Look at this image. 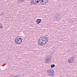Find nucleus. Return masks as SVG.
I'll return each instance as SVG.
<instances>
[{
    "instance_id": "nucleus-1",
    "label": "nucleus",
    "mask_w": 77,
    "mask_h": 77,
    "mask_svg": "<svg viewBox=\"0 0 77 77\" xmlns=\"http://www.w3.org/2000/svg\"><path fill=\"white\" fill-rule=\"evenodd\" d=\"M22 42H23V38H21L17 37L14 40V42L16 43L18 45L21 44Z\"/></svg>"
},
{
    "instance_id": "nucleus-2",
    "label": "nucleus",
    "mask_w": 77,
    "mask_h": 77,
    "mask_svg": "<svg viewBox=\"0 0 77 77\" xmlns=\"http://www.w3.org/2000/svg\"><path fill=\"white\" fill-rule=\"evenodd\" d=\"M46 71L48 73V76H52L54 72V71L53 70H51L50 69H48L46 70Z\"/></svg>"
},
{
    "instance_id": "nucleus-3",
    "label": "nucleus",
    "mask_w": 77,
    "mask_h": 77,
    "mask_svg": "<svg viewBox=\"0 0 77 77\" xmlns=\"http://www.w3.org/2000/svg\"><path fill=\"white\" fill-rule=\"evenodd\" d=\"M39 2V0H32L31 2V5H37Z\"/></svg>"
},
{
    "instance_id": "nucleus-4",
    "label": "nucleus",
    "mask_w": 77,
    "mask_h": 77,
    "mask_svg": "<svg viewBox=\"0 0 77 77\" xmlns=\"http://www.w3.org/2000/svg\"><path fill=\"white\" fill-rule=\"evenodd\" d=\"M41 4L42 5H45L46 3H47L48 0H41Z\"/></svg>"
},
{
    "instance_id": "nucleus-5",
    "label": "nucleus",
    "mask_w": 77,
    "mask_h": 77,
    "mask_svg": "<svg viewBox=\"0 0 77 77\" xmlns=\"http://www.w3.org/2000/svg\"><path fill=\"white\" fill-rule=\"evenodd\" d=\"M68 62L69 63H72V62H74V57H71L68 60Z\"/></svg>"
},
{
    "instance_id": "nucleus-6",
    "label": "nucleus",
    "mask_w": 77,
    "mask_h": 77,
    "mask_svg": "<svg viewBox=\"0 0 77 77\" xmlns=\"http://www.w3.org/2000/svg\"><path fill=\"white\" fill-rule=\"evenodd\" d=\"M48 41V40H42V46H43V45H45V44H47Z\"/></svg>"
},
{
    "instance_id": "nucleus-7",
    "label": "nucleus",
    "mask_w": 77,
    "mask_h": 77,
    "mask_svg": "<svg viewBox=\"0 0 77 77\" xmlns=\"http://www.w3.org/2000/svg\"><path fill=\"white\" fill-rule=\"evenodd\" d=\"M50 60H51V57L48 58V57L47 58H46L45 59V60L46 61L45 63L47 64L49 62V61H50Z\"/></svg>"
},
{
    "instance_id": "nucleus-8",
    "label": "nucleus",
    "mask_w": 77,
    "mask_h": 77,
    "mask_svg": "<svg viewBox=\"0 0 77 77\" xmlns=\"http://www.w3.org/2000/svg\"><path fill=\"white\" fill-rule=\"evenodd\" d=\"M42 21V20H37L36 21V23L37 24H39V23L41 22Z\"/></svg>"
},
{
    "instance_id": "nucleus-9",
    "label": "nucleus",
    "mask_w": 77,
    "mask_h": 77,
    "mask_svg": "<svg viewBox=\"0 0 77 77\" xmlns=\"http://www.w3.org/2000/svg\"><path fill=\"white\" fill-rule=\"evenodd\" d=\"M38 44H39V45H40L41 46H42V41H41V40L39 39L38 40Z\"/></svg>"
},
{
    "instance_id": "nucleus-10",
    "label": "nucleus",
    "mask_w": 77,
    "mask_h": 77,
    "mask_svg": "<svg viewBox=\"0 0 77 77\" xmlns=\"http://www.w3.org/2000/svg\"><path fill=\"white\" fill-rule=\"evenodd\" d=\"M40 38H43V39H45V40H47L48 39V37L45 36H42Z\"/></svg>"
},
{
    "instance_id": "nucleus-11",
    "label": "nucleus",
    "mask_w": 77,
    "mask_h": 77,
    "mask_svg": "<svg viewBox=\"0 0 77 77\" xmlns=\"http://www.w3.org/2000/svg\"><path fill=\"white\" fill-rule=\"evenodd\" d=\"M55 66V65H54V64H53L51 65V67L52 68H54V67Z\"/></svg>"
},
{
    "instance_id": "nucleus-12",
    "label": "nucleus",
    "mask_w": 77,
    "mask_h": 77,
    "mask_svg": "<svg viewBox=\"0 0 77 77\" xmlns=\"http://www.w3.org/2000/svg\"><path fill=\"white\" fill-rule=\"evenodd\" d=\"M11 77H20V75H17L15 76H11Z\"/></svg>"
},
{
    "instance_id": "nucleus-13",
    "label": "nucleus",
    "mask_w": 77,
    "mask_h": 77,
    "mask_svg": "<svg viewBox=\"0 0 77 77\" xmlns=\"http://www.w3.org/2000/svg\"><path fill=\"white\" fill-rule=\"evenodd\" d=\"M2 28H3V26H2V25H0V29H2Z\"/></svg>"
},
{
    "instance_id": "nucleus-14",
    "label": "nucleus",
    "mask_w": 77,
    "mask_h": 77,
    "mask_svg": "<svg viewBox=\"0 0 77 77\" xmlns=\"http://www.w3.org/2000/svg\"><path fill=\"white\" fill-rule=\"evenodd\" d=\"M39 40H41V41H42V40H43V39L42 38H39Z\"/></svg>"
},
{
    "instance_id": "nucleus-15",
    "label": "nucleus",
    "mask_w": 77,
    "mask_h": 77,
    "mask_svg": "<svg viewBox=\"0 0 77 77\" xmlns=\"http://www.w3.org/2000/svg\"><path fill=\"white\" fill-rule=\"evenodd\" d=\"M20 1V2H23V1H24V0H19Z\"/></svg>"
},
{
    "instance_id": "nucleus-16",
    "label": "nucleus",
    "mask_w": 77,
    "mask_h": 77,
    "mask_svg": "<svg viewBox=\"0 0 77 77\" xmlns=\"http://www.w3.org/2000/svg\"><path fill=\"white\" fill-rule=\"evenodd\" d=\"M0 26H2V23H0Z\"/></svg>"
},
{
    "instance_id": "nucleus-17",
    "label": "nucleus",
    "mask_w": 77,
    "mask_h": 77,
    "mask_svg": "<svg viewBox=\"0 0 77 77\" xmlns=\"http://www.w3.org/2000/svg\"><path fill=\"white\" fill-rule=\"evenodd\" d=\"M43 40H45V39H43Z\"/></svg>"
},
{
    "instance_id": "nucleus-18",
    "label": "nucleus",
    "mask_w": 77,
    "mask_h": 77,
    "mask_svg": "<svg viewBox=\"0 0 77 77\" xmlns=\"http://www.w3.org/2000/svg\"><path fill=\"white\" fill-rule=\"evenodd\" d=\"M38 20H41V19H38Z\"/></svg>"
}]
</instances>
